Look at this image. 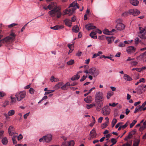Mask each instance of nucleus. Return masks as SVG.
I'll list each match as a JSON object with an SVG mask.
<instances>
[{
	"label": "nucleus",
	"mask_w": 146,
	"mask_h": 146,
	"mask_svg": "<svg viewBox=\"0 0 146 146\" xmlns=\"http://www.w3.org/2000/svg\"><path fill=\"white\" fill-rule=\"evenodd\" d=\"M79 6L77 3V1H75L70 4L68 8L63 11V15H64L66 14L70 16L74 13L77 8L79 9Z\"/></svg>",
	"instance_id": "obj_1"
},
{
	"label": "nucleus",
	"mask_w": 146,
	"mask_h": 146,
	"mask_svg": "<svg viewBox=\"0 0 146 146\" xmlns=\"http://www.w3.org/2000/svg\"><path fill=\"white\" fill-rule=\"evenodd\" d=\"M17 36L16 34L11 31L9 35L0 40V47L3 44H9L14 42Z\"/></svg>",
	"instance_id": "obj_2"
},
{
	"label": "nucleus",
	"mask_w": 146,
	"mask_h": 146,
	"mask_svg": "<svg viewBox=\"0 0 146 146\" xmlns=\"http://www.w3.org/2000/svg\"><path fill=\"white\" fill-rule=\"evenodd\" d=\"M48 14L51 17H54L56 16L57 18H59L62 15L60 9L57 7L50 11L48 12Z\"/></svg>",
	"instance_id": "obj_3"
},
{
	"label": "nucleus",
	"mask_w": 146,
	"mask_h": 146,
	"mask_svg": "<svg viewBox=\"0 0 146 146\" xmlns=\"http://www.w3.org/2000/svg\"><path fill=\"white\" fill-rule=\"evenodd\" d=\"M52 137V135L50 134H48L43 136L40 139L39 141L40 142L42 141L44 143H49L51 141Z\"/></svg>",
	"instance_id": "obj_4"
},
{
	"label": "nucleus",
	"mask_w": 146,
	"mask_h": 146,
	"mask_svg": "<svg viewBox=\"0 0 146 146\" xmlns=\"http://www.w3.org/2000/svg\"><path fill=\"white\" fill-rule=\"evenodd\" d=\"M26 93L23 91L19 92L16 94L15 96L18 101L22 100L25 96Z\"/></svg>",
	"instance_id": "obj_5"
},
{
	"label": "nucleus",
	"mask_w": 146,
	"mask_h": 146,
	"mask_svg": "<svg viewBox=\"0 0 146 146\" xmlns=\"http://www.w3.org/2000/svg\"><path fill=\"white\" fill-rule=\"evenodd\" d=\"M139 29L140 32L138 34V36L141 38L143 39H146V28H143L141 27H139Z\"/></svg>",
	"instance_id": "obj_6"
},
{
	"label": "nucleus",
	"mask_w": 146,
	"mask_h": 146,
	"mask_svg": "<svg viewBox=\"0 0 146 146\" xmlns=\"http://www.w3.org/2000/svg\"><path fill=\"white\" fill-rule=\"evenodd\" d=\"M110 112V109L108 106L104 107L102 108V113L104 115H108Z\"/></svg>",
	"instance_id": "obj_7"
},
{
	"label": "nucleus",
	"mask_w": 146,
	"mask_h": 146,
	"mask_svg": "<svg viewBox=\"0 0 146 146\" xmlns=\"http://www.w3.org/2000/svg\"><path fill=\"white\" fill-rule=\"evenodd\" d=\"M99 71L98 70H96L95 68L93 67L89 69V73L92 75L94 77H96L99 74Z\"/></svg>",
	"instance_id": "obj_8"
},
{
	"label": "nucleus",
	"mask_w": 146,
	"mask_h": 146,
	"mask_svg": "<svg viewBox=\"0 0 146 146\" xmlns=\"http://www.w3.org/2000/svg\"><path fill=\"white\" fill-rule=\"evenodd\" d=\"M103 104V102L102 101H97L95 100V106L96 110L98 111H100L102 108Z\"/></svg>",
	"instance_id": "obj_9"
},
{
	"label": "nucleus",
	"mask_w": 146,
	"mask_h": 146,
	"mask_svg": "<svg viewBox=\"0 0 146 146\" xmlns=\"http://www.w3.org/2000/svg\"><path fill=\"white\" fill-rule=\"evenodd\" d=\"M129 14L134 16H137L140 13V12L136 9H131L129 10Z\"/></svg>",
	"instance_id": "obj_10"
},
{
	"label": "nucleus",
	"mask_w": 146,
	"mask_h": 146,
	"mask_svg": "<svg viewBox=\"0 0 146 146\" xmlns=\"http://www.w3.org/2000/svg\"><path fill=\"white\" fill-rule=\"evenodd\" d=\"M95 100L103 102V94L102 92H99L96 94Z\"/></svg>",
	"instance_id": "obj_11"
},
{
	"label": "nucleus",
	"mask_w": 146,
	"mask_h": 146,
	"mask_svg": "<svg viewBox=\"0 0 146 146\" xmlns=\"http://www.w3.org/2000/svg\"><path fill=\"white\" fill-rule=\"evenodd\" d=\"M136 48L133 46H129L127 47L126 50L127 52L130 54L135 52Z\"/></svg>",
	"instance_id": "obj_12"
},
{
	"label": "nucleus",
	"mask_w": 146,
	"mask_h": 146,
	"mask_svg": "<svg viewBox=\"0 0 146 146\" xmlns=\"http://www.w3.org/2000/svg\"><path fill=\"white\" fill-rule=\"evenodd\" d=\"M125 26L123 23L117 24L116 26V28L119 30H122L124 29Z\"/></svg>",
	"instance_id": "obj_13"
},
{
	"label": "nucleus",
	"mask_w": 146,
	"mask_h": 146,
	"mask_svg": "<svg viewBox=\"0 0 146 146\" xmlns=\"http://www.w3.org/2000/svg\"><path fill=\"white\" fill-rule=\"evenodd\" d=\"M85 27L88 31L91 29H94L96 28V27L94 26L93 24L91 23H90L89 24L86 25L85 26Z\"/></svg>",
	"instance_id": "obj_14"
},
{
	"label": "nucleus",
	"mask_w": 146,
	"mask_h": 146,
	"mask_svg": "<svg viewBox=\"0 0 146 146\" xmlns=\"http://www.w3.org/2000/svg\"><path fill=\"white\" fill-rule=\"evenodd\" d=\"M106 38L109 44H111L114 41L115 39L114 37L112 36L108 37L106 36Z\"/></svg>",
	"instance_id": "obj_15"
},
{
	"label": "nucleus",
	"mask_w": 146,
	"mask_h": 146,
	"mask_svg": "<svg viewBox=\"0 0 146 146\" xmlns=\"http://www.w3.org/2000/svg\"><path fill=\"white\" fill-rule=\"evenodd\" d=\"M13 128V127L12 126H9L8 128V133L10 135L12 136L14 134V132Z\"/></svg>",
	"instance_id": "obj_16"
},
{
	"label": "nucleus",
	"mask_w": 146,
	"mask_h": 146,
	"mask_svg": "<svg viewBox=\"0 0 146 146\" xmlns=\"http://www.w3.org/2000/svg\"><path fill=\"white\" fill-rule=\"evenodd\" d=\"M64 27V26L62 25H56L53 27H51L50 28L52 29L58 30L63 28Z\"/></svg>",
	"instance_id": "obj_17"
},
{
	"label": "nucleus",
	"mask_w": 146,
	"mask_h": 146,
	"mask_svg": "<svg viewBox=\"0 0 146 146\" xmlns=\"http://www.w3.org/2000/svg\"><path fill=\"white\" fill-rule=\"evenodd\" d=\"M136 132V129L133 130L129 133L128 135L127 136V138L130 139L132 138L133 135Z\"/></svg>",
	"instance_id": "obj_18"
},
{
	"label": "nucleus",
	"mask_w": 146,
	"mask_h": 146,
	"mask_svg": "<svg viewBox=\"0 0 146 146\" xmlns=\"http://www.w3.org/2000/svg\"><path fill=\"white\" fill-rule=\"evenodd\" d=\"M90 135L91 136V139L96 137V131L94 129H93L90 132Z\"/></svg>",
	"instance_id": "obj_19"
},
{
	"label": "nucleus",
	"mask_w": 146,
	"mask_h": 146,
	"mask_svg": "<svg viewBox=\"0 0 146 146\" xmlns=\"http://www.w3.org/2000/svg\"><path fill=\"white\" fill-rule=\"evenodd\" d=\"M70 86V84L69 82H67L63 86H62L61 87V89L63 90H67L68 87Z\"/></svg>",
	"instance_id": "obj_20"
},
{
	"label": "nucleus",
	"mask_w": 146,
	"mask_h": 146,
	"mask_svg": "<svg viewBox=\"0 0 146 146\" xmlns=\"http://www.w3.org/2000/svg\"><path fill=\"white\" fill-rule=\"evenodd\" d=\"M64 22L66 25L68 26L69 27H70L71 26L72 23L71 22V20L68 19H66L64 21Z\"/></svg>",
	"instance_id": "obj_21"
},
{
	"label": "nucleus",
	"mask_w": 146,
	"mask_h": 146,
	"mask_svg": "<svg viewBox=\"0 0 146 146\" xmlns=\"http://www.w3.org/2000/svg\"><path fill=\"white\" fill-rule=\"evenodd\" d=\"M62 85L63 83L60 82L55 85L54 87V88L55 90H58L60 88H61V87H62Z\"/></svg>",
	"instance_id": "obj_22"
},
{
	"label": "nucleus",
	"mask_w": 146,
	"mask_h": 146,
	"mask_svg": "<svg viewBox=\"0 0 146 146\" xmlns=\"http://www.w3.org/2000/svg\"><path fill=\"white\" fill-rule=\"evenodd\" d=\"M130 3L134 6H137L139 3V1L137 0H130Z\"/></svg>",
	"instance_id": "obj_23"
},
{
	"label": "nucleus",
	"mask_w": 146,
	"mask_h": 146,
	"mask_svg": "<svg viewBox=\"0 0 146 146\" xmlns=\"http://www.w3.org/2000/svg\"><path fill=\"white\" fill-rule=\"evenodd\" d=\"M143 85H140L138 86L137 93L139 94H140L142 93V90L143 89Z\"/></svg>",
	"instance_id": "obj_24"
},
{
	"label": "nucleus",
	"mask_w": 146,
	"mask_h": 146,
	"mask_svg": "<svg viewBox=\"0 0 146 146\" xmlns=\"http://www.w3.org/2000/svg\"><path fill=\"white\" fill-rule=\"evenodd\" d=\"M56 7H57V5H54V3H51L48 6V8L50 10L53 9L54 8H56Z\"/></svg>",
	"instance_id": "obj_25"
},
{
	"label": "nucleus",
	"mask_w": 146,
	"mask_h": 146,
	"mask_svg": "<svg viewBox=\"0 0 146 146\" xmlns=\"http://www.w3.org/2000/svg\"><path fill=\"white\" fill-rule=\"evenodd\" d=\"M80 77V75L77 74L76 75H74L73 77H72L71 78V80L72 81L77 80L79 79Z\"/></svg>",
	"instance_id": "obj_26"
},
{
	"label": "nucleus",
	"mask_w": 146,
	"mask_h": 146,
	"mask_svg": "<svg viewBox=\"0 0 146 146\" xmlns=\"http://www.w3.org/2000/svg\"><path fill=\"white\" fill-rule=\"evenodd\" d=\"M96 32L93 31L90 34V35L92 38L94 39H96L97 38V36L96 35Z\"/></svg>",
	"instance_id": "obj_27"
},
{
	"label": "nucleus",
	"mask_w": 146,
	"mask_h": 146,
	"mask_svg": "<svg viewBox=\"0 0 146 146\" xmlns=\"http://www.w3.org/2000/svg\"><path fill=\"white\" fill-rule=\"evenodd\" d=\"M124 79L126 80L129 81L132 80V78L129 75L125 74L124 76Z\"/></svg>",
	"instance_id": "obj_28"
},
{
	"label": "nucleus",
	"mask_w": 146,
	"mask_h": 146,
	"mask_svg": "<svg viewBox=\"0 0 146 146\" xmlns=\"http://www.w3.org/2000/svg\"><path fill=\"white\" fill-rule=\"evenodd\" d=\"M92 97L91 96H88L87 98H85L84 99V100L86 102L88 103H91V100Z\"/></svg>",
	"instance_id": "obj_29"
},
{
	"label": "nucleus",
	"mask_w": 146,
	"mask_h": 146,
	"mask_svg": "<svg viewBox=\"0 0 146 146\" xmlns=\"http://www.w3.org/2000/svg\"><path fill=\"white\" fill-rule=\"evenodd\" d=\"M73 31L75 33H78L79 31V29L78 26H74L72 29Z\"/></svg>",
	"instance_id": "obj_30"
},
{
	"label": "nucleus",
	"mask_w": 146,
	"mask_h": 146,
	"mask_svg": "<svg viewBox=\"0 0 146 146\" xmlns=\"http://www.w3.org/2000/svg\"><path fill=\"white\" fill-rule=\"evenodd\" d=\"M140 140L139 139H136L134 141L133 146H138Z\"/></svg>",
	"instance_id": "obj_31"
},
{
	"label": "nucleus",
	"mask_w": 146,
	"mask_h": 146,
	"mask_svg": "<svg viewBox=\"0 0 146 146\" xmlns=\"http://www.w3.org/2000/svg\"><path fill=\"white\" fill-rule=\"evenodd\" d=\"M16 134L17 135H14L13 136V137H12V140L13 141V144H15L17 143V141H16V139L17 138V136L18 135V134L16 133Z\"/></svg>",
	"instance_id": "obj_32"
},
{
	"label": "nucleus",
	"mask_w": 146,
	"mask_h": 146,
	"mask_svg": "<svg viewBox=\"0 0 146 146\" xmlns=\"http://www.w3.org/2000/svg\"><path fill=\"white\" fill-rule=\"evenodd\" d=\"M113 94V93L111 91L109 92L107 94V98L108 99H109Z\"/></svg>",
	"instance_id": "obj_33"
},
{
	"label": "nucleus",
	"mask_w": 146,
	"mask_h": 146,
	"mask_svg": "<svg viewBox=\"0 0 146 146\" xmlns=\"http://www.w3.org/2000/svg\"><path fill=\"white\" fill-rule=\"evenodd\" d=\"M2 142L4 145L6 144L8 142L7 138L6 137H4L3 139L2 140Z\"/></svg>",
	"instance_id": "obj_34"
},
{
	"label": "nucleus",
	"mask_w": 146,
	"mask_h": 146,
	"mask_svg": "<svg viewBox=\"0 0 146 146\" xmlns=\"http://www.w3.org/2000/svg\"><path fill=\"white\" fill-rule=\"evenodd\" d=\"M15 111L14 110H12L9 111L8 113L9 116H12L15 114Z\"/></svg>",
	"instance_id": "obj_35"
},
{
	"label": "nucleus",
	"mask_w": 146,
	"mask_h": 146,
	"mask_svg": "<svg viewBox=\"0 0 146 146\" xmlns=\"http://www.w3.org/2000/svg\"><path fill=\"white\" fill-rule=\"evenodd\" d=\"M104 34L106 35H111V32L109 31L107 29H105L103 32Z\"/></svg>",
	"instance_id": "obj_36"
},
{
	"label": "nucleus",
	"mask_w": 146,
	"mask_h": 146,
	"mask_svg": "<svg viewBox=\"0 0 146 146\" xmlns=\"http://www.w3.org/2000/svg\"><path fill=\"white\" fill-rule=\"evenodd\" d=\"M74 44H68L67 45L68 46L69 48L70 49V51L69 52L68 54H69L70 53L72 52V51L73 49H72V46H73V45Z\"/></svg>",
	"instance_id": "obj_37"
},
{
	"label": "nucleus",
	"mask_w": 146,
	"mask_h": 146,
	"mask_svg": "<svg viewBox=\"0 0 146 146\" xmlns=\"http://www.w3.org/2000/svg\"><path fill=\"white\" fill-rule=\"evenodd\" d=\"M140 57L142 58H146V51L144 53L141 54L139 56Z\"/></svg>",
	"instance_id": "obj_38"
},
{
	"label": "nucleus",
	"mask_w": 146,
	"mask_h": 146,
	"mask_svg": "<svg viewBox=\"0 0 146 146\" xmlns=\"http://www.w3.org/2000/svg\"><path fill=\"white\" fill-rule=\"evenodd\" d=\"M68 146H74V142L73 140H71L70 142H68Z\"/></svg>",
	"instance_id": "obj_39"
},
{
	"label": "nucleus",
	"mask_w": 146,
	"mask_h": 146,
	"mask_svg": "<svg viewBox=\"0 0 146 146\" xmlns=\"http://www.w3.org/2000/svg\"><path fill=\"white\" fill-rule=\"evenodd\" d=\"M117 122L116 119L114 118L113 119L112 121V127H113Z\"/></svg>",
	"instance_id": "obj_40"
},
{
	"label": "nucleus",
	"mask_w": 146,
	"mask_h": 146,
	"mask_svg": "<svg viewBox=\"0 0 146 146\" xmlns=\"http://www.w3.org/2000/svg\"><path fill=\"white\" fill-rule=\"evenodd\" d=\"M54 90H48L47 92H46L44 94V95H46L50 94L51 93H52L54 92Z\"/></svg>",
	"instance_id": "obj_41"
},
{
	"label": "nucleus",
	"mask_w": 146,
	"mask_h": 146,
	"mask_svg": "<svg viewBox=\"0 0 146 146\" xmlns=\"http://www.w3.org/2000/svg\"><path fill=\"white\" fill-rule=\"evenodd\" d=\"M111 143H112V144L111 145V146L112 145H114L117 142V141H116V139H115L113 138H112L111 139Z\"/></svg>",
	"instance_id": "obj_42"
},
{
	"label": "nucleus",
	"mask_w": 146,
	"mask_h": 146,
	"mask_svg": "<svg viewBox=\"0 0 146 146\" xmlns=\"http://www.w3.org/2000/svg\"><path fill=\"white\" fill-rule=\"evenodd\" d=\"M129 12H128L127 11H125L124 12V13H123L122 14V16L123 17H126L129 14Z\"/></svg>",
	"instance_id": "obj_43"
},
{
	"label": "nucleus",
	"mask_w": 146,
	"mask_h": 146,
	"mask_svg": "<svg viewBox=\"0 0 146 146\" xmlns=\"http://www.w3.org/2000/svg\"><path fill=\"white\" fill-rule=\"evenodd\" d=\"M136 122L137 121L136 120H133L131 124H130V127H132L135 125Z\"/></svg>",
	"instance_id": "obj_44"
},
{
	"label": "nucleus",
	"mask_w": 146,
	"mask_h": 146,
	"mask_svg": "<svg viewBox=\"0 0 146 146\" xmlns=\"http://www.w3.org/2000/svg\"><path fill=\"white\" fill-rule=\"evenodd\" d=\"M95 106V104H92L90 105H87V109H90L91 108H92Z\"/></svg>",
	"instance_id": "obj_45"
},
{
	"label": "nucleus",
	"mask_w": 146,
	"mask_h": 146,
	"mask_svg": "<svg viewBox=\"0 0 146 146\" xmlns=\"http://www.w3.org/2000/svg\"><path fill=\"white\" fill-rule=\"evenodd\" d=\"M108 123L105 122L104 123H103L101 126L102 128V129H104L106 127L108 126Z\"/></svg>",
	"instance_id": "obj_46"
},
{
	"label": "nucleus",
	"mask_w": 146,
	"mask_h": 146,
	"mask_svg": "<svg viewBox=\"0 0 146 146\" xmlns=\"http://www.w3.org/2000/svg\"><path fill=\"white\" fill-rule=\"evenodd\" d=\"M74 63V60H71L67 62V64L69 65H71Z\"/></svg>",
	"instance_id": "obj_47"
},
{
	"label": "nucleus",
	"mask_w": 146,
	"mask_h": 146,
	"mask_svg": "<svg viewBox=\"0 0 146 146\" xmlns=\"http://www.w3.org/2000/svg\"><path fill=\"white\" fill-rule=\"evenodd\" d=\"M18 25L17 24H16L15 23H12L9 25H8V27L9 28H11L17 25Z\"/></svg>",
	"instance_id": "obj_48"
},
{
	"label": "nucleus",
	"mask_w": 146,
	"mask_h": 146,
	"mask_svg": "<svg viewBox=\"0 0 146 146\" xmlns=\"http://www.w3.org/2000/svg\"><path fill=\"white\" fill-rule=\"evenodd\" d=\"M146 128V126L145 125L144 126V125L143 124V126L139 128V130L140 131H142Z\"/></svg>",
	"instance_id": "obj_49"
},
{
	"label": "nucleus",
	"mask_w": 146,
	"mask_h": 146,
	"mask_svg": "<svg viewBox=\"0 0 146 146\" xmlns=\"http://www.w3.org/2000/svg\"><path fill=\"white\" fill-rule=\"evenodd\" d=\"M29 91L30 93L31 94H33V93L34 92V91H35V90L33 88H30Z\"/></svg>",
	"instance_id": "obj_50"
},
{
	"label": "nucleus",
	"mask_w": 146,
	"mask_h": 146,
	"mask_svg": "<svg viewBox=\"0 0 146 146\" xmlns=\"http://www.w3.org/2000/svg\"><path fill=\"white\" fill-rule=\"evenodd\" d=\"M122 20L120 19H117L116 20V22L117 23V24L122 23Z\"/></svg>",
	"instance_id": "obj_51"
},
{
	"label": "nucleus",
	"mask_w": 146,
	"mask_h": 146,
	"mask_svg": "<svg viewBox=\"0 0 146 146\" xmlns=\"http://www.w3.org/2000/svg\"><path fill=\"white\" fill-rule=\"evenodd\" d=\"M11 102H12L15 103L16 101V99L15 97H11Z\"/></svg>",
	"instance_id": "obj_52"
},
{
	"label": "nucleus",
	"mask_w": 146,
	"mask_h": 146,
	"mask_svg": "<svg viewBox=\"0 0 146 146\" xmlns=\"http://www.w3.org/2000/svg\"><path fill=\"white\" fill-rule=\"evenodd\" d=\"M87 76H85L84 75L82 77L80 80V81L81 82H82L84 81V80H85Z\"/></svg>",
	"instance_id": "obj_53"
},
{
	"label": "nucleus",
	"mask_w": 146,
	"mask_h": 146,
	"mask_svg": "<svg viewBox=\"0 0 146 146\" xmlns=\"http://www.w3.org/2000/svg\"><path fill=\"white\" fill-rule=\"evenodd\" d=\"M141 69L140 68H133L132 69V70H136V71L139 72H141Z\"/></svg>",
	"instance_id": "obj_54"
},
{
	"label": "nucleus",
	"mask_w": 146,
	"mask_h": 146,
	"mask_svg": "<svg viewBox=\"0 0 146 146\" xmlns=\"http://www.w3.org/2000/svg\"><path fill=\"white\" fill-rule=\"evenodd\" d=\"M125 44L123 42H120L118 46L120 47H123L125 46Z\"/></svg>",
	"instance_id": "obj_55"
},
{
	"label": "nucleus",
	"mask_w": 146,
	"mask_h": 146,
	"mask_svg": "<svg viewBox=\"0 0 146 146\" xmlns=\"http://www.w3.org/2000/svg\"><path fill=\"white\" fill-rule=\"evenodd\" d=\"M131 64L132 65L135 66L137 64L138 62L136 61H132L131 62Z\"/></svg>",
	"instance_id": "obj_56"
},
{
	"label": "nucleus",
	"mask_w": 146,
	"mask_h": 146,
	"mask_svg": "<svg viewBox=\"0 0 146 146\" xmlns=\"http://www.w3.org/2000/svg\"><path fill=\"white\" fill-rule=\"evenodd\" d=\"M68 144L66 142H62L61 146H68Z\"/></svg>",
	"instance_id": "obj_57"
},
{
	"label": "nucleus",
	"mask_w": 146,
	"mask_h": 146,
	"mask_svg": "<svg viewBox=\"0 0 146 146\" xmlns=\"http://www.w3.org/2000/svg\"><path fill=\"white\" fill-rule=\"evenodd\" d=\"M103 119V118L102 117H100L98 120V122L101 123L102 122V120Z\"/></svg>",
	"instance_id": "obj_58"
},
{
	"label": "nucleus",
	"mask_w": 146,
	"mask_h": 146,
	"mask_svg": "<svg viewBox=\"0 0 146 146\" xmlns=\"http://www.w3.org/2000/svg\"><path fill=\"white\" fill-rule=\"evenodd\" d=\"M106 36L104 35H102V36H100L98 37V38L100 40H102L104 38H106Z\"/></svg>",
	"instance_id": "obj_59"
},
{
	"label": "nucleus",
	"mask_w": 146,
	"mask_h": 146,
	"mask_svg": "<svg viewBox=\"0 0 146 146\" xmlns=\"http://www.w3.org/2000/svg\"><path fill=\"white\" fill-rule=\"evenodd\" d=\"M29 112L28 113L24 115V118L25 119H26L27 118V117L29 115Z\"/></svg>",
	"instance_id": "obj_60"
},
{
	"label": "nucleus",
	"mask_w": 146,
	"mask_h": 146,
	"mask_svg": "<svg viewBox=\"0 0 146 146\" xmlns=\"http://www.w3.org/2000/svg\"><path fill=\"white\" fill-rule=\"evenodd\" d=\"M123 123L122 122H119L118 123L115 125V127L116 128H117L121 124Z\"/></svg>",
	"instance_id": "obj_61"
},
{
	"label": "nucleus",
	"mask_w": 146,
	"mask_h": 146,
	"mask_svg": "<svg viewBox=\"0 0 146 146\" xmlns=\"http://www.w3.org/2000/svg\"><path fill=\"white\" fill-rule=\"evenodd\" d=\"M99 56V55L98 54V53H95L94 54L93 56L92 57L93 58H96L97 57Z\"/></svg>",
	"instance_id": "obj_62"
},
{
	"label": "nucleus",
	"mask_w": 146,
	"mask_h": 146,
	"mask_svg": "<svg viewBox=\"0 0 146 146\" xmlns=\"http://www.w3.org/2000/svg\"><path fill=\"white\" fill-rule=\"evenodd\" d=\"M117 104H115V103H113L112 104H111V103H110L109 104V105L110 106H111L113 107H115Z\"/></svg>",
	"instance_id": "obj_63"
},
{
	"label": "nucleus",
	"mask_w": 146,
	"mask_h": 146,
	"mask_svg": "<svg viewBox=\"0 0 146 146\" xmlns=\"http://www.w3.org/2000/svg\"><path fill=\"white\" fill-rule=\"evenodd\" d=\"M23 138V137L21 134H20L19 136H18L17 138L18 140H20Z\"/></svg>",
	"instance_id": "obj_64"
}]
</instances>
